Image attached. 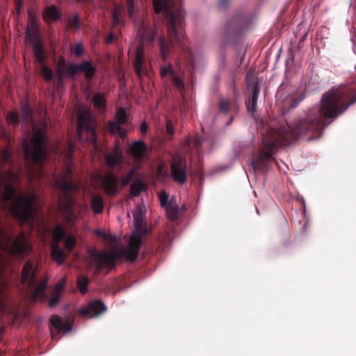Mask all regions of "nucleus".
I'll return each instance as SVG.
<instances>
[{"label": "nucleus", "mask_w": 356, "mask_h": 356, "mask_svg": "<svg viewBox=\"0 0 356 356\" xmlns=\"http://www.w3.org/2000/svg\"><path fill=\"white\" fill-rule=\"evenodd\" d=\"M145 209L144 207L138 205L133 213L134 220V226L136 233L140 234H147V229L145 221Z\"/></svg>", "instance_id": "obj_17"}, {"label": "nucleus", "mask_w": 356, "mask_h": 356, "mask_svg": "<svg viewBox=\"0 0 356 356\" xmlns=\"http://www.w3.org/2000/svg\"><path fill=\"white\" fill-rule=\"evenodd\" d=\"M147 151V147L143 140H136L131 144L129 147L128 153L138 161H141Z\"/></svg>", "instance_id": "obj_19"}, {"label": "nucleus", "mask_w": 356, "mask_h": 356, "mask_svg": "<svg viewBox=\"0 0 356 356\" xmlns=\"http://www.w3.org/2000/svg\"><path fill=\"white\" fill-rule=\"evenodd\" d=\"M106 310V307L102 300H96L88 303V306L80 309L81 316L90 318L102 314Z\"/></svg>", "instance_id": "obj_15"}, {"label": "nucleus", "mask_w": 356, "mask_h": 356, "mask_svg": "<svg viewBox=\"0 0 356 356\" xmlns=\"http://www.w3.org/2000/svg\"><path fill=\"white\" fill-rule=\"evenodd\" d=\"M0 246L8 250L9 253L14 256H26L31 250L24 232H21L18 236L13 240L8 236L4 230L0 227Z\"/></svg>", "instance_id": "obj_10"}, {"label": "nucleus", "mask_w": 356, "mask_h": 356, "mask_svg": "<svg viewBox=\"0 0 356 356\" xmlns=\"http://www.w3.org/2000/svg\"><path fill=\"white\" fill-rule=\"evenodd\" d=\"M248 25V20L246 17L242 15L234 17L225 26L226 40L234 41L238 38L244 33Z\"/></svg>", "instance_id": "obj_12"}, {"label": "nucleus", "mask_w": 356, "mask_h": 356, "mask_svg": "<svg viewBox=\"0 0 356 356\" xmlns=\"http://www.w3.org/2000/svg\"><path fill=\"white\" fill-rule=\"evenodd\" d=\"M76 138L79 140H86L95 148L97 147L95 122L88 111H82L78 115Z\"/></svg>", "instance_id": "obj_9"}, {"label": "nucleus", "mask_w": 356, "mask_h": 356, "mask_svg": "<svg viewBox=\"0 0 356 356\" xmlns=\"http://www.w3.org/2000/svg\"><path fill=\"white\" fill-rule=\"evenodd\" d=\"M50 323L56 329V334L62 331L67 332L72 328V323L68 320L62 321L57 315H53L50 318Z\"/></svg>", "instance_id": "obj_20"}, {"label": "nucleus", "mask_w": 356, "mask_h": 356, "mask_svg": "<svg viewBox=\"0 0 356 356\" xmlns=\"http://www.w3.org/2000/svg\"><path fill=\"white\" fill-rule=\"evenodd\" d=\"M303 99V97L300 98L298 101L295 102V106H296L300 102H301Z\"/></svg>", "instance_id": "obj_61"}, {"label": "nucleus", "mask_w": 356, "mask_h": 356, "mask_svg": "<svg viewBox=\"0 0 356 356\" xmlns=\"http://www.w3.org/2000/svg\"><path fill=\"white\" fill-rule=\"evenodd\" d=\"M79 72V64L70 63L66 66V74L71 78H74Z\"/></svg>", "instance_id": "obj_35"}, {"label": "nucleus", "mask_w": 356, "mask_h": 356, "mask_svg": "<svg viewBox=\"0 0 356 356\" xmlns=\"http://www.w3.org/2000/svg\"><path fill=\"white\" fill-rule=\"evenodd\" d=\"M91 208L96 214L101 213L104 209L103 199L99 195H94L91 200Z\"/></svg>", "instance_id": "obj_26"}, {"label": "nucleus", "mask_w": 356, "mask_h": 356, "mask_svg": "<svg viewBox=\"0 0 356 356\" xmlns=\"http://www.w3.org/2000/svg\"><path fill=\"white\" fill-rule=\"evenodd\" d=\"M136 172V168H132L129 172L122 178V187L127 186L134 179Z\"/></svg>", "instance_id": "obj_36"}, {"label": "nucleus", "mask_w": 356, "mask_h": 356, "mask_svg": "<svg viewBox=\"0 0 356 356\" xmlns=\"http://www.w3.org/2000/svg\"><path fill=\"white\" fill-rule=\"evenodd\" d=\"M115 118H116L117 122L120 123L122 125H124V124H127L128 116H127V114L124 108H120L117 111Z\"/></svg>", "instance_id": "obj_32"}, {"label": "nucleus", "mask_w": 356, "mask_h": 356, "mask_svg": "<svg viewBox=\"0 0 356 356\" xmlns=\"http://www.w3.org/2000/svg\"><path fill=\"white\" fill-rule=\"evenodd\" d=\"M355 102L356 84L332 87L323 95L321 106L307 109L291 124L275 129V136L287 146L304 136H307L308 140L318 138L327 126L323 117L336 119Z\"/></svg>", "instance_id": "obj_1"}, {"label": "nucleus", "mask_w": 356, "mask_h": 356, "mask_svg": "<svg viewBox=\"0 0 356 356\" xmlns=\"http://www.w3.org/2000/svg\"><path fill=\"white\" fill-rule=\"evenodd\" d=\"M19 175L11 170L0 172V209L8 211L16 219L25 223L34 221L37 212L35 204L38 197L35 193H24L17 195V189L13 181L18 179Z\"/></svg>", "instance_id": "obj_3"}, {"label": "nucleus", "mask_w": 356, "mask_h": 356, "mask_svg": "<svg viewBox=\"0 0 356 356\" xmlns=\"http://www.w3.org/2000/svg\"><path fill=\"white\" fill-rule=\"evenodd\" d=\"M114 38V35L113 34H111L108 38H107L106 42L110 43L112 42Z\"/></svg>", "instance_id": "obj_59"}, {"label": "nucleus", "mask_w": 356, "mask_h": 356, "mask_svg": "<svg viewBox=\"0 0 356 356\" xmlns=\"http://www.w3.org/2000/svg\"><path fill=\"white\" fill-rule=\"evenodd\" d=\"M65 70L66 71L65 60L63 57H60L59 58L56 69L58 84H60L63 81V77L65 74Z\"/></svg>", "instance_id": "obj_30"}, {"label": "nucleus", "mask_w": 356, "mask_h": 356, "mask_svg": "<svg viewBox=\"0 0 356 356\" xmlns=\"http://www.w3.org/2000/svg\"><path fill=\"white\" fill-rule=\"evenodd\" d=\"M126 2L127 5L128 13L130 17H132V15L136 12V8L135 7L134 1V0H126Z\"/></svg>", "instance_id": "obj_45"}, {"label": "nucleus", "mask_w": 356, "mask_h": 356, "mask_svg": "<svg viewBox=\"0 0 356 356\" xmlns=\"http://www.w3.org/2000/svg\"><path fill=\"white\" fill-rule=\"evenodd\" d=\"M92 102L94 107L97 110L100 111L106 108V99L105 95L103 93H95L92 98Z\"/></svg>", "instance_id": "obj_25"}, {"label": "nucleus", "mask_w": 356, "mask_h": 356, "mask_svg": "<svg viewBox=\"0 0 356 356\" xmlns=\"http://www.w3.org/2000/svg\"><path fill=\"white\" fill-rule=\"evenodd\" d=\"M60 301V294L53 292L52 296L49 301V307H55Z\"/></svg>", "instance_id": "obj_44"}, {"label": "nucleus", "mask_w": 356, "mask_h": 356, "mask_svg": "<svg viewBox=\"0 0 356 356\" xmlns=\"http://www.w3.org/2000/svg\"><path fill=\"white\" fill-rule=\"evenodd\" d=\"M159 198L161 206L162 207H167L169 197L168 195L164 191L159 193Z\"/></svg>", "instance_id": "obj_42"}, {"label": "nucleus", "mask_w": 356, "mask_h": 356, "mask_svg": "<svg viewBox=\"0 0 356 356\" xmlns=\"http://www.w3.org/2000/svg\"><path fill=\"white\" fill-rule=\"evenodd\" d=\"M123 159V151L118 143L115 144L112 152L104 154V161L107 168L113 172L116 166L122 163Z\"/></svg>", "instance_id": "obj_14"}, {"label": "nucleus", "mask_w": 356, "mask_h": 356, "mask_svg": "<svg viewBox=\"0 0 356 356\" xmlns=\"http://www.w3.org/2000/svg\"><path fill=\"white\" fill-rule=\"evenodd\" d=\"M43 19L47 24L49 23V21H57L60 18V13L58 8L51 5L47 6L43 12Z\"/></svg>", "instance_id": "obj_22"}, {"label": "nucleus", "mask_w": 356, "mask_h": 356, "mask_svg": "<svg viewBox=\"0 0 356 356\" xmlns=\"http://www.w3.org/2000/svg\"><path fill=\"white\" fill-rule=\"evenodd\" d=\"M144 62H145L144 48H143V47H138L136 50V57H135V60H134L135 71L138 75H140L141 74Z\"/></svg>", "instance_id": "obj_24"}, {"label": "nucleus", "mask_w": 356, "mask_h": 356, "mask_svg": "<svg viewBox=\"0 0 356 356\" xmlns=\"http://www.w3.org/2000/svg\"><path fill=\"white\" fill-rule=\"evenodd\" d=\"M3 163L10 164L12 163V154L8 149H4L2 153Z\"/></svg>", "instance_id": "obj_46"}, {"label": "nucleus", "mask_w": 356, "mask_h": 356, "mask_svg": "<svg viewBox=\"0 0 356 356\" xmlns=\"http://www.w3.org/2000/svg\"><path fill=\"white\" fill-rule=\"evenodd\" d=\"M181 61L177 58L175 66L169 63L160 67V76L163 79L170 81L180 93L185 91L184 82V72L181 69Z\"/></svg>", "instance_id": "obj_11"}, {"label": "nucleus", "mask_w": 356, "mask_h": 356, "mask_svg": "<svg viewBox=\"0 0 356 356\" xmlns=\"http://www.w3.org/2000/svg\"><path fill=\"white\" fill-rule=\"evenodd\" d=\"M90 283L89 279L88 277L81 275L77 277L76 284L79 288L80 292L82 294H85L88 292V286Z\"/></svg>", "instance_id": "obj_27"}, {"label": "nucleus", "mask_w": 356, "mask_h": 356, "mask_svg": "<svg viewBox=\"0 0 356 356\" xmlns=\"http://www.w3.org/2000/svg\"><path fill=\"white\" fill-rule=\"evenodd\" d=\"M228 2H229V0H220L219 1V7L222 9H225L227 7Z\"/></svg>", "instance_id": "obj_57"}, {"label": "nucleus", "mask_w": 356, "mask_h": 356, "mask_svg": "<svg viewBox=\"0 0 356 356\" xmlns=\"http://www.w3.org/2000/svg\"><path fill=\"white\" fill-rule=\"evenodd\" d=\"M19 116L17 112H9L6 115V121L9 124L17 126L19 124Z\"/></svg>", "instance_id": "obj_37"}, {"label": "nucleus", "mask_w": 356, "mask_h": 356, "mask_svg": "<svg viewBox=\"0 0 356 356\" xmlns=\"http://www.w3.org/2000/svg\"><path fill=\"white\" fill-rule=\"evenodd\" d=\"M76 243V238L72 236H70L65 238L64 245H65V248L69 252H71L75 247Z\"/></svg>", "instance_id": "obj_38"}, {"label": "nucleus", "mask_w": 356, "mask_h": 356, "mask_svg": "<svg viewBox=\"0 0 356 356\" xmlns=\"http://www.w3.org/2000/svg\"><path fill=\"white\" fill-rule=\"evenodd\" d=\"M283 221H284V225H285L286 228H287V227H288V222H287V221H286V218H283Z\"/></svg>", "instance_id": "obj_60"}, {"label": "nucleus", "mask_w": 356, "mask_h": 356, "mask_svg": "<svg viewBox=\"0 0 356 356\" xmlns=\"http://www.w3.org/2000/svg\"><path fill=\"white\" fill-rule=\"evenodd\" d=\"M33 44V51L34 56L44 54V47L42 44L39 42H35Z\"/></svg>", "instance_id": "obj_40"}, {"label": "nucleus", "mask_w": 356, "mask_h": 356, "mask_svg": "<svg viewBox=\"0 0 356 356\" xmlns=\"http://www.w3.org/2000/svg\"><path fill=\"white\" fill-rule=\"evenodd\" d=\"M157 35L158 33L155 30L149 31L147 33L146 37L149 40V42H153L156 39Z\"/></svg>", "instance_id": "obj_50"}, {"label": "nucleus", "mask_w": 356, "mask_h": 356, "mask_svg": "<svg viewBox=\"0 0 356 356\" xmlns=\"http://www.w3.org/2000/svg\"><path fill=\"white\" fill-rule=\"evenodd\" d=\"M69 26L72 28L78 29L79 27V19L77 15L73 16L69 19Z\"/></svg>", "instance_id": "obj_48"}, {"label": "nucleus", "mask_w": 356, "mask_h": 356, "mask_svg": "<svg viewBox=\"0 0 356 356\" xmlns=\"http://www.w3.org/2000/svg\"><path fill=\"white\" fill-rule=\"evenodd\" d=\"M79 71L84 73L85 79L88 83H90L96 74V67L90 60H84L79 64Z\"/></svg>", "instance_id": "obj_21"}, {"label": "nucleus", "mask_w": 356, "mask_h": 356, "mask_svg": "<svg viewBox=\"0 0 356 356\" xmlns=\"http://www.w3.org/2000/svg\"><path fill=\"white\" fill-rule=\"evenodd\" d=\"M188 168L186 159L181 156H174L170 162V176L172 179L179 185L187 181Z\"/></svg>", "instance_id": "obj_13"}, {"label": "nucleus", "mask_w": 356, "mask_h": 356, "mask_svg": "<svg viewBox=\"0 0 356 356\" xmlns=\"http://www.w3.org/2000/svg\"><path fill=\"white\" fill-rule=\"evenodd\" d=\"M38 269L34 266L31 260L25 261L21 275V282L26 285L31 299L33 302L43 300L46 298L44 291L48 284V278L45 277L40 282H38Z\"/></svg>", "instance_id": "obj_6"}, {"label": "nucleus", "mask_w": 356, "mask_h": 356, "mask_svg": "<svg viewBox=\"0 0 356 356\" xmlns=\"http://www.w3.org/2000/svg\"><path fill=\"white\" fill-rule=\"evenodd\" d=\"M40 73L42 76L45 79L46 81H51L53 74L51 69L49 67L43 65L41 67Z\"/></svg>", "instance_id": "obj_39"}, {"label": "nucleus", "mask_w": 356, "mask_h": 356, "mask_svg": "<svg viewBox=\"0 0 356 356\" xmlns=\"http://www.w3.org/2000/svg\"><path fill=\"white\" fill-rule=\"evenodd\" d=\"M26 40L31 43L34 44L35 42H39L38 40V31L32 30L27 28L26 31Z\"/></svg>", "instance_id": "obj_34"}, {"label": "nucleus", "mask_w": 356, "mask_h": 356, "mask_svg": "<svg viewBox=\"0 0 356 356\" xmlns=\"http://www.w3.org/2000/svg\"><path fill=\"white\" fill-rule=\"evenodd\" d=\"M15 5L17 15L21 12V9L23 6V0H15Z\"/></svg>", "instance_id": "obj_52"}, {"label": "nucleus", "mask_w": 356, "mask_h": 356, "mask_svg": "<svg viewBox=\"0 0 356 356\" xmlns=\"http://www.w3.org/2000/svg\"><path fill=\"white\" fill-rule=\"evenodd\" d=\"M51 257L59 265H61L65 261V252L62 249L58 243H53L51 245Z\"/></svg>", "instance_id": "obj_23"}, {"label": "nucleus", "mask_w": 356, "mask_h": 356, "mask_svg": "<svg viewBox=\"0 0 356 356\" xmlns=\"http://www.w3.org/2000/svg\"><path fill=\"white\" fill-rule=\"evenodd\" d=\"M146 234L136 233L134 229L132 233L128 248L123 250H114L110 252H99L92 254L93 261L96 265V270L99 273L104 268L111 270L115 267L116 261L125 258L127 261L134 262L138 257L141 246V237Z\"/></svg>", "instance_id": "obj_5"}, {"label": "nucleus", "mask_w": 356, "mask_h": 356, "mask_svg": "<svg viewBox=\"0 0 356 356\" xmlns=\"http://www.w3.org/2000/svg\"><path fill=\"white\" fill-rule=\"evenodd\" d=\"M147 129H148V124L145 122H143L140 126L141 134H145L147 133Z\"/></svg>", "instance_id": "obj_55"}, {"label": "nucleus", "mask_w": 356, "mask_h": 356, "mask_svg": "<svg viewBox=\"0 0 356 356\" xmlns=\"http://www.w3.org/2000/svg\"><path fill=\"white\" fill-rule=\"evenodd\" d=\"M73 52L76 57H81L84 52V47L82 44H76L74 47Z\"/></svg>", "instance_id": "obj_43"}, {"label": "nucleus", "mask_w": 356, "mask_h": 356, "mask_svg": "<svg viewBox=\"0 0 356 356\" xmlns=\"http://www.w3.org/2000/svg\"><path fill=\"white\" fill-rule=\"evenodd\" d=\"M65 284V279L60 280L56 283L53 292L60 294V292L62 291V290L63 289Z\"/></svg>", "instance_id": "obj_47"}, {"label": "nucleus", "mask_w": 356, "mask_h": 356, "mask_svg": "<svg viewBox=\"0 0 356 356\" xmlns=\"http://www.w3.org/2000/svg\"><path fill=\"white\" fill-rule=\"evenodd\" d=\"M102 185L108 195H115L118 192V177L113 172H110L102 176Z\"/></svg>", "instance_id": "obj_16"}, {"label": "nucleus", "mask_w": 356, "mask_h": 356, "mask_svg": "<svg viewBox=\"0 0 356 356\" xmlns=\"http://www.w3.org/2000/svg\"><path fill=\"white\" fill-rule=\"evenodd\" d=\"M166 213L168 218L170 220H177L179 217V209L177 205H174L170 203L166 208Z\"/></svg>", "instance_id": "obj_31"}, {"label": "nucleus", "mask_w": 356, "mask_h": 356, "mask_svg": "<svg viewBox=\"0 0 356 356\" xmlns=\"http://www.w3.org/2000/svg\"><path fill=\"white\" fill-rule=\"evenodd\" d=\"M117 133L119 134L121 138H124L127 136V130L122 127H121Z\"/></svg>", "instance_id": "obj_56"}, {"label": "nucleus", "mask_w": 356, "mask_h": 356, "mask_svg": "<svg viewBox=\"0 0 356 356\" xmlns=\"http://www.w3.org/2000/svg\"><path fill=\"white\" fill-rule=\"evenodd\" d=\"M28 28L32 30L38 31V26L35 19L31 20V26Z\"/></svg>", "instance_id": "obj_58"}, {"label": "nucleus", "mask_w": 356, "mask_h": 356, "mask_svg": "<svg viewBox=\"0 0 356 356\" xmlns=\"http://www.w3.org/2000/svg\"><path fill=\"white\" fill-rule=\"evenodd\" d=\"M231 107V101L229 99L222 98L219 101L218 108L220 113L227 114Z\"/></svg>", "instance_id": "obj_33"}, {"label": "nucleus", "mask_w": 356, "mask_h": 356, "mask_svg": "<svg viewBox=\"0 0 356 356\" xmlns=\"http://www.w3.org/2000/svg\"><path fill=\"white\" fill-rule=\"evenodd\" d=\"M145 185L141 181L138 180L131 185L130 193L133 196L137 197L143 191H145Z\"/></svg>", "instance_id": "obj_29"}, {"label": "nucleus", "mask_w": 356, "mask_h": 356, "mask_svg": "<svg viewBox=\"0 0 356 356\" xmlns=\"http://www.w3.org/2000/svg\"><path fill=\"white\" fill-rule=\"evenodd\" d=\"M248 88H252V95L250 100L246 102L248 111L250 113H254L257 111V101L260 93L259 83L254 79L248 81Z\"/></svg>", "instance_id": "obj_18"}, {"label": "nucleus", "mask_w": 356, "mask_h": 356, "mask_svg": "<svg viewBox=\"0 0 356 356\" xmlns=\"http://www.w3.org/2000/svg\"><path fill=\"white\" fill-rule=\"evenodd\" d=\"M232 120V119H231V120H229V122H228V123H227L228 124H230V122H231Z\"/></svg>", "instance_id": "obj_63"}, {"label": "nucleus", "mask_w": 356, "mask_h": 356, "mask_svg": "<svg viewBox=\"0 0 356 356\" xmlns=\"http://www.w3.org/2000/svg\"><path fill=\"white\" fill-rule=\"evenodd\" d=\"M166 132L170 136L174 134V125L170 120L166 122Z\"/></svg>", "instance_id": "obj_49"}, {"label": "nucleus", "mask_w": 356, "mask_h": 356, "mask_svg": "<svg viewBox=\"0 0 356 356\" xmlns=\"http://www.w3.org/2000/svg\"><path fill=\"white\" fill-rule=\"evenodd\" d=\"M74 153V145L72 144H70L68 147V149L67 151V158L68 160H71Z\"/></svg>", "instance_id": "obj_53"}, {"label": "nucleus", "mask_w": 356, "mask_h": 356, "mask_svg": "<svg viewBox=\"0 0 356 356\" xmlns=\"http://www.w3.org/2000/svg\"><path fill=\"white\" fill-rule=\"evenodd\" d=\"M65 232L62 225L58 224L56 225L53 232V243H59L65 238Z\"/></svg>", "instance_id": "obj_28"}, {"label": "nucleus", "mask_w": 356, "mask_h": 356, "mask_svg": "<svg viewBox=\"0 0 356 356\" xmlns=\"http://www.w3.org/2000/svg\"><path fill=\"white\" fill-rule=\"evenodd\" d=\"M275 129H270L263 137V147L259 156L252 161V165L255 171L266 172L269 168L270 161L276 149L280 146H287L282 144L279 138L275 136Z\"/></svg>", "instance_id": "obj_8"}, {"label": "nucleus", "mask_w": 356, "mask_h": 356, "mask_svg": "<svg viewBox=\"0 0 356 356\" xmlns=\"http://www.w3.org/2000/svg\"><path fill=\"white\" fill-rule=\"evenodd\" d=\"M35 56V58L37 60V62H38L40 64H42L44 62L45 59H46L44 54H40V55H36V56Z\"/></svg>", "instance_id": "obj_54"}, {"label": "nucleus", "mask_w": 356, "mask_h": 356, "mask_svg": "<svg viewBox=\"0 0 356 356\" xmlns=\"http://www.w3.org/2000/svg\"><path fill=\"white\" fill-rule=\"evenodd\" d=\"M22 119L27 125H31L33 136L30 140L24 138L22 141L23 156L28 172L31 177L43 175L42 167L47 153V136L44 128L39 127L33 122V111L28 102L21 107Z\"/></svg>", "instance_id": "obj_4"}, {"label": "nucleus", "mask_w": 356, "mask_h": 356, "mask_svg": "<svg viewBox=\"0 0 356 356\" xmlns=\"http://www.w3.org/2000/svg\"><path fill=\"white\" fill-rule=\"evenodd\" d=\"M112 20L114 26H117L119 24L120 19H119V13L117 10H115L113 12L112 15Z\"/></svg>", "instance_id": "obj_51"}, {"label": "nucleus", "mask_w": 356, "mask_h": 356, "mask_svg": "<svg viewBox=\"0 0 356 356\" xmlns=\"http://www.w3.org/2000/svg\"><path fill=\"white\" fill-rule=\"evenodd\" d=\"M55 187L59 191L58 205L65 211L71 210L75 203L74 195L78 192L79 187L72 180V171L68 166L63 177L55 178Z\"/></svg>", "instance_id": "obj_7"}, {"label": "nucleus", "mask_w": 356, "mask_h": 356, "mask_svg": "<svg viewBox=\"0 0 356 356\" xmlns=\"http://www.w3.org/2000/svg\"><path fill=\"white\" fill-rule=\"evenodd\" d=\"M51 337L52 338H54L55 337V334H54V330H51Z\"/></svg>", "instance_id": "obj_62"}, {"label": "nucleus", "mask_w": 356, "mask_h": 356, "mask_svg": "<svg viewBox=\"0 0 356 356\" xmlns=\"http://www.w3.org/2000/svg\"><path fill=\"white\" fill-rule=\"evenodd\" d=\"M180 0H153V6L156 13L163 11L167 19V36L159 38V47L162 60L165 62L168 56L179 48L187 61V64L194 66V58L188 45L184 29V12L181 7L173 10Z\"/></svg>", "instance_id": "obj_2"}, {"label": "nucleus", "mask_w": 356, "mask_h": 356, "mask_svg": "<svg viewBox=\"0 0 356 356\" xmlns=\"http://www.w3.org/2000/svg\"><path fill=\"white\" fill-rule=\"evenodd\" d=\"M120 125L121 124L118 122L110 121L108 124V128L111 133L115 134L122 127Z\"/></svg>", "instance_id": "obj_41"}]
</instances>
